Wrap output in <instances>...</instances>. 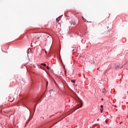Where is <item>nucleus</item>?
Returning <instances> with one entry per match:
<instances>
[{
  "instance_id": "obj_1",
  "label": "nucleus",
  "mask_w": 128,
  "mask_h": 128,
  "mask_svg": "<svg viewBox=\"0 0 128 128\" xmlns=\"http://www.w3.org/2000/svg\"><path fill=\"white\" fill-rule=\"evenodd\" d=\"M80 100V103L81 104L80 106V104H78L77 106H76V110H78V108H82V100Z\"/></svg>"
},
{
  "instance_id": "obj_2",
  "label": "nucleus",
  "mask_w": 128,
  "mask_h": 128,
  "mask_svg": "<svg viewBox=\"0 0 128 128\" xmlns=\"http://www.w3.org/2000/svg\"><path fill=\"white\" fill-rule=\"evenodd\" d=\"M71 82L74 84V82H76V80H71Z\"/></svg>"
},
{
  "instance_id": "obj_3",
  "label": "nucleus",
  "mask_w": 128,
  "mask_h": 128,
  "mask_svg": "<svg viewBox=\"0 0 128 128\" xmlns=\"http://www.w3.org/2000/svg\"><path fill=\"white\" fill-rule=\"evenodd\" d=\"M82 18L84 22H86V19L84 18V17H82Z\"/></svg>"
},
{
  "instance_id": "obj_4",
  "label": "nucleus",
  "mask_w": 128,
  "mask_h": 128,
  "mask_svg": "<svg viewBox=\"0 0 128 128\" xmlns=\"http://www.w3.org/2000/svg\"><path fill=\"white\" fill-rule=\"evenodd\" d=\"M42 66H46V64H41Z\"/></svg>"
},
{
  "instance_id": "obj_5",
  "label": "nucleus",
  "mask_w": 128,
  "mask_h": 128,
  "mask_svg": "<svg viewBox=\"0 0 128 128\" xmlns=\"http://www.w3.org/2000/svg\"><path fill=\"white\" fill-rule=\"evenodd\" d=\"M48 81L46 82V86H48Z\"/></svg>"
},
{
  "instance_id": "obj_6",
  "label": "nucleus",
  "mask_w": 128,
  "mask_h": 128,
  "mask_svg": "<svg viewBox=\"0 0 128 128\" xmlns=\"http://www.w3.org/2000/svg\"><path fill=\"white\" fill-rule=\"evenodd\" d=\"M100 108H104V106L102 105H101Z\"/></svg>"
},
{
  "instance_id": "obj_7",
  "label": "nucleus",
  "mask_w": 128,
  "mask_h": 128,
  "mask_svg": "<svg viewBox=\"0 0 128 128\" xmlns=\"http://www.w3.org/2000/svg\"><path fill=\"white\" fill-rule=\"evenodd\" d=\"M46 68H47V70H50V68L48 67V66L46 67Z\"/></svg>"
},
{
  "instance_id": "obj_8",
  "label": "nucleus",
  "mask_w": 128,
  "mask_h": 128,
  "mask_svg": "<svg viewBox=\"0 0 128 128\" xmlns=\"http://www.w3.org/2000/svg\"><path fill=\"white\" fill-rule=\"evenodd\" d=\"M56 22H60V20H58V19L56 18Z\"/></svg>"
},
{
  "instance_id": "obj_9",
  "label": "nucleus",
  "mask_w": 128,
  "mask_h": 128,
  "mask_svg": "<svg viewBox=\"0 0 128 128\" xmlns=\"http://www.w3.org/2000/svg\"><path fill=\"white\" fill-rule=\"evenodd\" d=\"M105 122H106V124L108 123V120H106L105 121Z\"/></svg>"
},
{
  "instance_id": "obj_10",
  "label": "nucleus",
  "mask_w": 128,
  "mask_h": 128,
  "mask_svg": "<svg viewBox=\"0 0 128 128\" xmlns=\"http://www.w3.org/2000/svg\"><path fill=\"white\" fill-rule=\"evenodd\" d=\"M100 110H101V112H102V109Z\"/></svg>"
},
{
  "instance_id": "obj_11",
  "label": "nucleus",
  "mask_w": 128,
  "mask_h": 128,
  "mask_svg": "<svg viewBox=\"0 0 128 128\" xmlns=\"http://www.w3.org/2000/svg\"><path fill=\"white\" fill-rule=\"evenodd\" d=\"M122 122H120V124H122Z\"/></svg>"
},
{
  "instance_id": "obj_12",
  "label": "nucleus",
  "mask_w": 128,
  "mask_h": 128,
  "mask_svg": "<svg viewBox=\"0 0 128 128\" xmlns=\"http://www.w3.org/2000/svg\"><path fill=\"white\" fill-rule=\"evenodd\" d=\"M37 102H40V100H38Z\"/></svg>"
},
{
  "instance_id": "obj_13",
  "label": "nucleus",
  "mask_w": 128,
  "mask_h": 128,
  "mask_svg": "<svg viewBox=\"0 0 128 128\" xmlns=\"http://www.w3.org/2000/svg\"><path fill=\"white\" fill-rule=\"evenodd\" d=\"M102 100H104V98H102Z\"/></svg>"
},
{
  "instance_id": "obj_14",
  "label": "nucleus",
  "mask_w": 128,
  "mask_h": 128,
  "mask_svg": "<svg viewBox=\"0 0 128 128\" xmlns=\"http://www.w3.org/2000/svg\"><path fill=\"white\" fill-rule=\"evenodd\" d=\"M34 110H36V106H35V108H34Z\"/></svg>"
},
{
  "instance_id": "obj_15",
  "label": "nucleus",
  "mask_w": 128,
  "mask_h": 128,
  "mask_svg": "<svg viewBox=\"0 0 128 128\" xmlns=\"http://www.w3.org/2000/svg\"><path fill=\"white\" fill-rule=\"evenodd\" d=\"M46 54V51L45 52Z\"/></svg>"
},
{
  "instance_id": "obj_16",
  "label": "nucleus",
  "mask_w": 128,
  "mask_h": 128,
  "mask_svg": "<svg viewBox=\"0 0 128 128\" xmlns=\"http://www.w3.org/2000/svg\"><path fill=\"white\" fill-rule=\"evenodd\" d=\"M40 100H42V97L40 98Z\"/></svg>"
},
{
  "instance_id": "obj_17",
  "label": "nucleus",
  "mask_w": 128,
  "mask_h": 128,
  "mask_svg": "<svg viewBox=\"0 0 128 128\" xmlns=\"http://www.w3.org/2000/svg\"><path fill=\"white\" fill-rule=\"evenodd\" d=\"M38 38H40V37H38Z\"/></svg>"
},
{
  "instance_id": "obj_18",
  "label": "nucleus",
  "mask_w": 128,
  "mask_h": 128,
  "mask_svg": "<svg viewBox=\"0 0 128 128\" xmlns=\"http://www.w3.org/2000/svg\"><path fill=\"white\" fill-rule=\"evenodd\" d=\"M116 68H118V67H116Z\"/></svg>"
},
{
  "instance_id": "obj_19",
  "label": "nucleus",
  "mask_w": 128,
  "mask_h": 128,
  "mask_svg": "<svg viewBox=\"0 0 128 128\" xmlns=\"http://www.w3.org/2000/svg\"><path fill=\"white\" fill-rule=\"evenodd\" d=\"M74 110H74L73 112H74Z\"/></svg>"
},
{
  "instance_id": "obj_20",
  "label": "nucleus",
  "mask_w": 128,
  "mask_h": 128,
  "mask_svg": "<svg viewBox=\"0 0 128 128\" xmlns=\"http://www.w3.org/2000/svg\"><path fill=\"white\" fill-rule=\"evenodd\" d=\"M74 110H74L73 112H74Z\"/></svg>"
}]
</instances>
